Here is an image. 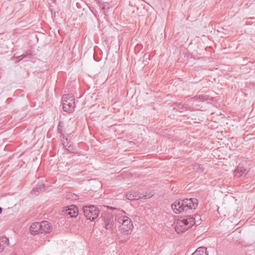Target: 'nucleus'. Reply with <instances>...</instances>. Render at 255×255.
<instances>
[{"instance_id": "obj_1", "label": "nucleus", "mask_w": 255, "mask_h": 255, "mask_svg": "<svg viewBox=\"0 0 255 255\" xmlns=\"http://www.w3.org/2000/svg\"><path fill=\"white\" fill-rule=\"evenodd\" d=\"M197 205L198 200L196 198H191L176 200L172 204L171 207L176 214H180L190 209H195Z\"/></svg>"}, {"instance_id": "obj_2", "label": "nucleus", "mask_w": 255, "mask_h": 255, "mask_svg": "<svg viewBox=\"0 0 255 255\" xmlns=\"http://www.w3.org/2000/svg\"><path fill=\"white\" fill-rule=\"evenodd\" d=\"M117 220L119 224V230L120 233L125 235L130 234L133 228L131 220L123 213L118 214Z\"/></svg>"}, {"instance_id": "obj_3", "label": "nucleus", "mask_w": 255, "mask_h": 255, "mask_svg": "<svg viewBox=\"0 0 255 255\" xmlns=\"http://www.w3.org/2000/svg\"><path fill=\"white\" fill-rule=\"evenodd\" d=\"M195 223V219L192 217L180 218L175 221L174 228L177 233L180 234L189 229Z\"/></svg>"}, {"instance_id": "obj_4", "label": "nucleus", "mask_w": 255, "mask_h": 255, "mask_svg": "<svg viewBox=\"0 0 255 255\" xmlns=\"http://www.w3.org/2000/svg\"><path fill=\"white\" fill-rule=\"evenodd\" d=\"M103 221V226L111 233H113L116 229L115 222L117 221V217L115 218L111 213L104 212L101 217Z\"/></svg>"}, {"instance_id": "obj_5", "label": "nucleus", "mask_w": 255, "mask_h": 255, "mask_svg": "<svg viewBox=\"0 0 255 255\" xmlns=\"http://www.w3.org/2000/svg\"><path fill=\"white\" fill-rule=\"evenodd\" d=\"M63 109L69 113H72L75 109V99L71 94L64 95L62 98Z\"/></svg>"}, {"instance_id": "obj_6", "label": "nucleus", "mask_w": 255, "mask_h": 255, "mask_svg": "<svg viewBox=\"0 0 255 255\" xmlns=\"http://www.w3.org/2000/svg\"><path fill=\"white\" fill-rule=\"evenodd\" d=\"M85 216L87 219L91 221L96 219L99 214V211L94 206H86L83 208Z\"/></svg>"}, {"instance_id": "obj_7", "label": "nucleus", "mask_w": 255, "mask_h": 255, "mask_svg": "<svg viewBox=\"0 0 255 255\" xmlns=\"http://www.w3.org/2000/svg\"><path fill=\"white\" fill-rule=\"evenodd\" d=\"M40 233H50L52 231V226L48 221H44L39 223Z\"/></svg>"}, {"instance_id": "obj_8", "label": "nucleus", "mask_w": 255, "mask_h": 255, "mask_svg": "<svg viewBox=\"0 0 255 255\" xmlns=\"http://www.w3.org/2000/svg\"><path fill=\"white\" fill-rule=\"evenodd\" d=\"M249 170L247 169V168L241 165H239L237 168L235 170L234 174L236 177H240L246 176Z\"/></svg>"}, {"instance_id": "obj_9", "label": "nucleus", "mask_w": 255, "mask_h": 255, "mask_svg": "<svg viewBox=\"0 0 255 255\" xmlns=\"http://www.w3.org/2000/svg\"><path fill=\"white\" fill-rule=\"evenodd\" d=\"M191 100H196L199 102L207 101L210 103L213 101V98L210 97L208 95H201L192 98Z\"/></svg>"}, {"instance_id": "obj_10", "label": "nucleus", "mask_w": 255, "mask_h": 255, "mask_svg": "<svg viewBox=\"0 0 255 255\" xmlns=\"http://www.w3.org/2000/svg\"><path fill=\"white\" fill-rule=\"evenodd\" d=\"M66 214L71 217H76L78 215V208L75 205H71L66 210Z\"/></svg>"}, {"instance_id": "obj_11", "label": "nucleus", "mask_w": 255, "mask_h": 255, "mask_svg": "<svg viewBox=\"0 0 255 255\" xmlns=\"http://www.w3.org/2000/svg\"><path fill=\"white\" fill-rule=\"evenodd\" d=\"M40 229L39 225V222H35L32 223L29 228L30 233L33 235L40 234Z\"/></svg>"}, {"instance_id": "obj_12", "label": "nucleus", "mask_w": 255, "mask_h": 255, "mask_svg": "<svg viewBox=\"0 0 255 255\" xmlns=\"http://www.w3.org/2000/svg\"><path fill=\"white\" fill-rule=\"evenodd\" d=\"M141 197V195L135 192H128L126 194L127 199L129 200L138 199Z\"/></svg>"}, {"instance_id": "obj_13", "label": "nucleus", "mask_w": 255, "mask_h": 255, "mask_svg": "<svg viewBox=\"0 0 255 255\" xmlns=\"http://www.w3.org/2000/svg\"><path fill=\"white\" fill-rule=\"evenodd\" d=\"M9 240L5 237H0V253L8 245Z\"/></svg>"}, {"instance_id": "obj_14", "label": "nucleus", "mask_w": 255, "mask_h": 255, "mask_svg": "<svg viewBox=\"0 0 255 255\" xmlns=\"http://www.w3.org/2000/svg\"><path fill=\"white\" fill-rule=\"evenodd\" d=\"M191 255H208L207 253V249L201 247L198 248Z\"/></svg>"}, {"instance_id": "obj_15", "label": "nucleus", "mask_w": 255, "mask_h": 255, "mask_svg": "<svg viewBox=\"0 0 255 255\" xmlns=\"http://www.w3.org/2000/svg\"><path fill=\"white\" fill-rule=\"evenodd\" d=\"M174 105L175 106H174V109L177 108L178 110H182L184 108H185V109H189V108L188 105H184L181 103H175L174 104Z\"/></svg>"}, {"instance_id": "obj_16", "label": "nucleus", "mask_w": 255, "mask_h": 255, "mask_svg": "<svg viewBox=\"0 0 255 255\" xmlns=\"http://www.w3.org/2000/svg\"><path fill=\"white\" fill-rule=\"evenodd\" d=\"M193 169L198 172H201L204 170L203 166L198 164H194L193 165Z\"/></svg>"}, {"instance_id": "obj_17", "label": "nucleus", "mask_w": 255, "mask_h": 255, "mask_svg": "<svg viewBox=\"0 0 255 255\" xmlns=\"http://www.w3.org/2000/svg\"><path fill=\"white\" fill-rule=\"evenodd\" d=\"M44 186V184H41L38 187H35L32 190V193L36 194L37 192H39L42 191V188Z\"/></svg>"}, {"instance_id": "obj_18", "label": "nucleus", "mask_w": 255, "mask_h": 255, "mask_svg": "<svg viewBox=\"0 0 255 255\" xmlns=\"http://www.w3.org/2000/svg\"><path fill=\"white\" fill-rule=\"evenodd\" d=\"M63 144L69 152L72 153H74L75 152V149H74L71 145H68V143H67V144H66V143L65 142H63Z\"/></svg>"}, {"instance_id": "obj_19", "label": "nucleus", "mask_w": 255, "mask_h": 255, "mask_svg": "<svg viewBox=\"0 0 255 255\" xmlns=\"http://www.w3.org/2000/svg\"><path fill=\"white\" fill-rule=\"evenodd\" d=\"M31 55V52L30 51L28 50L26 52V53H23V54L18 56V57H21V59H22L24 58L30 57Z\"/></svg>"}, {"instance_id": "obj_20", "label": "nucleus", "mask_w": 255, "mask_h": 255, "mask_svg": "<svg viewBox=\"0 0 255 255\" xmlns=\"http://www.w3.org/2000/svg\"><path fill=\"white\" fill-rule=\"evenodd\" d=\"M58 131L61 133V137H62V136H63L64 137V135L62 133V127H61V122H59V124H58Z\"/></svg>"}, {"instance_id": "obj_21", "label": "nucleus", "mask_w": 255, "mask_h": 255, "mask_svg": "<svg viewBox=\"0 0 255 255\" xmlns=\"http://www.w3.org/2000/svg\"><path fill=\"white\" fill-rule=\"evenodd\" d=\"M16 58V59H18V60H16V62H18V61H20V60H21V57H18H18H17Z\"/></svg>"}, {"instance_id": "obj_22", "label": "nucleus", "mask_w": 255, "mask_h": 255, "mask_svg": "<svg viewBox=\"0 0 255 255\" xmlns=\"http://www.w3.org/2000/svg\"><path fill=\"white\" fill-rule=\"evenodd\" d=\"M1 212H2V208L1 207H0V214L1 213Z\"/></svg>"}]
</instances>
